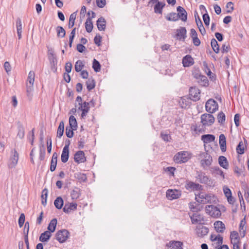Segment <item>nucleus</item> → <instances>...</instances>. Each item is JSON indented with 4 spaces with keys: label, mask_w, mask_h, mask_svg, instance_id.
Here are the masks:
<instances>
[{
    "label": "nucleus",
    "mask_w": 249,
    "mask_h": 249,
    "mask_svg": "<svg viewBox=\"0 0 249 249\" xmlns=\"http://www.w3.org/2000/svg\"><path fill=\"white\" fill-rule=\"evenodd\" d=\"M186 33L187 31L185 27H180L179 29L177 30L176 36L179 40L184 41L187 37Z\"/></svg>",
    "instance_id": "14"
},
{
    "label": "nucleus",
    "mask_w": 249,
    "mask_h": 249,
    "mask_svg": "<svg viewBox=\"0 0 249 249\" xmlns=\"http://www.w3.org/2000/svg\"><path fill=\"white\" fill-rule=\"evenodd\" d=\"M69 150L63 149L62 153L61 155V160L62 162L66 163L68 161L69 158Z\"/></svg>",
    "instance_id": "37"
},
{
    "label": "nucleus",
    "mask_w": 249,
    "mask_h": 249,
    "mask_svg": "<svg viewBox=\"0 0 249 249\" xmlns=\"http://www.w3.org/2000/svg\"><path fill=\"white\" fill-rule=\"evenodd\" d=\"M56 31L57 37L63 38L65 36L66 31L62 26H58L56 28Z\"/></svg>",
    "instance_id": "41"
},
{
    "label": "nucleus",
    "mask_w": 249,
    "mask_h": 249,
    "mask_svg": "<svg viewBox=\"0 0 249 249\" xmlns=\"http://www.w3.org/2000/svg\"><path fill=\"white\" fill-rule=\"evenodd\" d=\"M84 67L82 61L80 60H78L75 64V70L76 72H78L82 71V69Z\"/></svg>",
    "instance_id": "50"
},
{
    "label": "nucleus",
    "mask_w": 249,
    "mask_h": 249,
    "mask_svg": "<svg viewBox=\"0 0 249 249\" xmlns=\"http://www.w3.org/2000/svg\"><path fill=\"white\" fill-rule=\"evenodd\" d=\"M87 88L88 91H90L95 87V81L92 78H89L86 82Z\"/></svg>",
    "instance_id": "35"
},
{
    "label": "nucleus",
    "mask_w": 249,
    "mask_h": 249,
    "mask_svg": "<svg viewBox=\"0 0 249 249\" xmlns=\"http://www.w3.org/2000/svg\"><path fill=\"white\" fill-rule=\"evenodd\" d=\"M195 204H196V202H191L189 203V207L190 210L193 212H197L200 211V209L198 208L199 205L197 204L195 206Z\"/></svg>",
    "instance_id": "51"
},
{
    "label": "nucleus",
    "mask_w": 249,
    "mask_h": 249,
    "mask_svg": "<svg viewBox=\"0 0 249 249\" xmlns=\"http://www.w3.org/2000/svg\"><path fill=\"white\" fill-rule=\"evenodd\" d=\"M64 131V123L61 121L57 130V137L60 138L63 135Z\"/></svg>",
    "instance_id": "36"
},
{
    "label": "nucleus",
    "mask_w": 249,
    "mask_h": 249,
    "mask_svg": "<svg viewBox=\"0 0 249 249\" xmlns=\"http://www.w3.org/2000/svg\"><path fill=\"white\" fill-rule=\"evenodd\" d=\"M182 63L183 67H187L193 65L194 64V61L191 55H186L183 57Z\"/></svg>",
    "instance_id": "19"
},
{
    "label": "nucleus",
    "mask_w": 249,
    "mask_h": 249,
    "mask_svg": "<svg viewBox=\"0 0 249 249\" xmlns=\"http://www.w3.org/2000/svg\"><path fill=\"white\" fill-rule=\"evenodd\" d=\"M214 229L217 232L223 233L226 228L225 224L220 221H217L214 223Z\"/></svg>",
    "instance_id": "23"
},
{
    "label": "nucleus",
    "mask_w": 249,
    "mask_h": 249,
    "mask_svg": "<svg viewBox=\"0 0 249 249\" xmlns=\"http://www.w3.org/2000/svg\"><path fill=\"white\" fill-rule=\"evenodd\" d=\"M45 147L44 144H42V148L40 146L39 149V159L40 160H43L45 159Z\"/></svg>",
    "instance_id": "54"
},
{
    "label": "nucleus",
    "mask_w": 249,
    "mask_h": 249,
    "mask_svg": "<svg viewBox=\"0 0 249 249\" xmlns=\"http://www.w3.org/2000/svg\"><path fill=\"white\" fill-rule=\"evenodd\" d=\"M200 90L196 87H191L189 89V95L194 101H197L200 99Z\"/></svg>",
    "instance_id": "12"
},
{
    "label": "nucleus",
    "mask_w": 249,
    "mask_h": 249,
    "mask_svg": "<svg viewBox=\"0 0 249 249\" xmlns=\"http://www.w3.org/2000/svg\"><path fill=\"white\" fill-rule=\"evenodd\" d=\"M76 13L74 12L72 13L70 17L69 23L68 25L69 28H71L74 25L75 20L76 18Z\"/></svg>",
    "instance_id": "47"
},
{
    "label": "nucleus",
    "mask_w": 249,
    "mask_h": 249,
    "mask_svg": "<svg viewBox=\"0 0 249 249\" xmlns=\"http://www.w3.org/2000/svg\"><path fill=\"white\" fill-rule=\"evenodd\" d=\"M201 158H203L200 161L201 167L203 168L209 167L212 163L213 159L212 156L207 152H202L200 154Z\"/></svg>",
    "instance_id": "7"
},
{
    "label": "nucleus",
    "mask_w": 249,
    "mask_h": 249,
    "mask_svg": "<svg viewBox=\"0 0 249 249\" xmlns=\"http://www.w3.org/2000/svg\"><path fill=\"white\" fill-rule=\"evenodd\" d=\"M57 223V219L55 218H53L49 224L47 228L48 231H49L51 233L53 232L56 229Z\"/></svg>",
    "instance_id": "30"
},
{
    "label": "nucleus",
    "mask_w": 249,
    "mask_h": 249,
    "mask_svg": "<svg viewBox=\"0 0 249 249\" xmlns=\"http://www.w3.org/2000/svg\"><path fill=\"white\" fill-rule=\"evenodd\" d=\"M236 152L239 155H242L245 153V147L243 146V142L240 141L236 148Z\"/></svg>",
    "instance_id": "45"
},
{
    "label": "nucleus",
    "mask_w": 249,
    "mask_h": 249,
    "mask_svg": "<svg viewBox=\"0 0 249 249\" xmlns=\"http://www.w3.org/2000/svg\"><path fill=\"white\" fill-rule=\"evenodd\" d=\"M204 22L206 26H209L210 24V18L208 13H205L202 16Z\"/></svg>",
    "instance_id": "60"
},
{
    "label": "nucleus",
    "mask_w": 249,
    "mask_h": 249,
    "mask_svg": "<svg viewBox=\"0 0 249 249\" xmlns=\"http://www.w3.org/2000/svg\"><path fill=\"white\" fill-rule=\"evenodd\" d=\"M101 39L102 36L99 34L96 35L94 38V43L98 46H100L101 45Z\"/></svg>",
    "instance_id": "59"
},
{
    "label": "nucleus",
    "mask_w": 249,
    "mask_h": 249,
    "mask_svg": "<svg viewBox=\"0 0 249 249\" xmlns=\"http://www.w3.org/2000/svg\"><path fill=\"white\" fill-rule=\"evenodd\" d=\"M165 6V2H158L154 5V12L156 14H161L162 13V9Z\"/></svg>",
    "instance_id": "27"
},
{
    "label": "nucleus",
    "mask_w": 249,
    "mask_h": 249,
    "mask_svg": "<svg viewBox=\"0 0 249 249\" xmlns=\"http://www.w3.org/2000/svg\"><path fill=\"white\" fill-rule=\"evenodd\" d=\"M74 177L77 179L80 182H85L87 179L86 174L80 172L75 173Z\"/></svg>",
    "instance_id": "39"
},
{
    "label": "nucleus",
    "mask_w": 249,
    "mask_h": 249,
    "mask_svg": "<svg viewBox=\"0 0 249 249\" xmlns=\"http://www.w3.org/2000/svg\"><path fill=\"white\" fill-rule=\"evenodd\" d=\"M18 160V153L14 149V151L12 152V154L10 159V162L8 163V167L9 168H14L17 164Z\"/></svg>",
    "instance_id": "11"
},
{
    "label": "nucleus",
    "mask_w": 249,
    "mask_h": 249,
    "mask_svg": "<svg viewBox=\"0 0 249 249\" xmlns=\"http://www.w3.org/2000/svg\"><path fill=\"white\" fill-rule=\"evenodd\" d=\"M47 196L48 190L46 188H45L42 190L41 195V203L44 206H45L46 205Z\"/></svg>",
    "instance_id": "43"
},
{
    "label": "nucleus",
    "mask_w": 249,
    "mask_h": 249,
    "mask_svg": "<svg viewBox=\"0 0 249 249\" xmlns=\"http://www.w3.org/2000/svg\"><path fill=\"white\" fill-rule=\"evenodd\" d=\"M81 195V190L79 188L75 187L71 193V196L72 199H78Z\"/></svg>",
    "instance_id": "34"
},
{
    "label": "nucleus",
    "mask_w": 249,
    "mask_h": 249,
    "mask_svg": "<svg viewBox=\"0 0 249 249\" xmlns=\"http://www.w3.org/2000/svg\"><path fill=\"white\" fill-rule=\"evenodd\" d=\"M74 160L78 163L84 162L86 160V159L84 151H77L74 155Z\"/></svg>",
    "instance_id": "17"
},
{
    "label": "nucleus",
    "mask_w": 249,
    "mask_h": 249,
    "mask_svg": "<svg viewBox=\"0 0 249 249\" xmlns=\"http://www.w3.org/2000/svg\"><path fill=\"white\" fill-rule=\"evenodd\" d=\"M211 44L213 51L216 53H218L219 52V46L216 40L213 38L211 41Z\"/></svg>",
    "instance_id": "40"
},
{
    "label": "nucleus",
    "mask_w": 249,
    "mask_h": 249,
    "mask_svg": "<svg viewBox=\"0 0 249 249\" xmlns=\"http://www.w3.org/2000/svg\"><path fill=\"white\" fill-rule=\"evenodd\" d=\"M177 11L178 18H180L182 21H186L187 19V13L185 9L179 6L177 7Z\"/></svg>",
    "instance_id": "16"
},
{
    "label": "nucleus",
    "mask_w": 249,
    "mask_h": 249,
    "mask_svg": "<svg viewBox=\"0 0 249 249\" xmlns=\"http://www.w3.org/2000/svg\"><path fill=\"white\" fill-rule=\"evenodd\" d=\"M205 108L208 113H213L218 109V105L214 99H210L206 103Z\"/></svg>",
    "instance_id": "5"
},
{
    "label": "nucleus",
    "mask_w": 249,
    "mask_h": 249,
    "mask_svg": "<svg viewBox=\"0 0 249 249\" xmlns=\"http://www.w3.org/2000/svg\"><path fill=\"white\" fill-rule=\"evenodd\" d=\"M25 222V215L24 213H22L20 214L19 217L18 218V225L20 228H21Z\"/></svg>",
    "instance_id": "61"
},
{
    "label": "nucleus",
    "mask_w": 249,
    "mask_h": 249,
    "mask_svg": "<svg viewBox=\"0 0 249 249\" xmlns=\"http://www.w3.org/2000/svg\"><path fill=\"white\" fill-rule=\"evenodd\" d=\"M69 126L71 127H73L74 129H76L77 128V123L76 118L73 115H71L69 118Z\"/></svg>",
    "instance_id": "42"
},
{
    "label": "nucleus",
    "mask_w": 249,
    "mask_h": 249,
    "mask_svg": "<svg viewBox=\"0 0 249 249\" xmlns=\"http://www.w3.org/2000/svg\"><path fill=\"white\" fill-rule=\"evenodd\" d=\"M223 237L221 236L220 234H218L216 236H215V238H213V235L212 234L211 235V240L212 241H217V244L218 246H221L223 243Z\"/></svg>",
    "instance_id": "48"
},
{
    "label": "nucleus",
    "mask_w": 249,
    "mask_h": 249,
    "mask_svg": "<svg viewBox=\"0 0 249 249\" xmlns=\"http://www.w3.org/2000/svg\"><path fill=\"white\" fill-rule=\"evenodd\" d=\"M4 68L6 72L7 73V74H9V72L11 71V67L10 65V64L9 62L6 61L4 63Z\"/></svg>",
    "instance_id": "64"
},
{
    "label": "nucleus",
    "mask_w": 249,
    "mask_h": 249,
    "mask_svg": "<svg viewBox=\"0 0 249 249\" xmlns=\"http://www.w3.org/2000/svg\"><path fill=\"white\" fill-rule=\"evenodd\" d=\"M225 119L226 116L225 114L222 111L219 112L217 115L218 122L221 124H223L225 122Z\"/></svg>",
    "instance_id": "52"
},
{
    "label": "nucleus",
    "mask_w": 249,
    "mask_h": 249,
    "mask_svg": "<svg viewBox=\"0 0 249 249\" xmlns=\"http://www.w3.org/2000/svg\"><path fill=\"white\" fill-rule=\"evenodd\" d=\"M212 169L214 170V172L218 175H220L221 177H222V178L224 179L225 178V175L224 172L222 171L221 169H220V168L218 166H215Z\"/></svg>",
    "instance_id": "57"
},
{
    "label": "nucleus",
    "mask_w": 249,
    "mask_h": 249,
    "mask_svg": "<svg viewBox=\"0 0 249 249\" xmlns=\"http://www.w3.org/2000/svg\"><path fill=\"white\" fill-rule=\"evenodd\" d=\"M219 145L222 152L226 151V138L224 134H221L219 136Z\"/></svg>",
    "instance_id": "22"
},
{
    "label": "nucleus",
    "mask_w": 249,
    "mask_h": 249,
    "mask_svg": "<svg viewBox=\"0 0 249 249\" xmlns=\"http://www.w3.org/2000/svg\"><path fill=\"white\" fill-rule=\"evenodd\" d=\"M183 243L181 241L172 240L166 244V247L171 249H183Z\"/></svg>",
    "instance_id": "15"
},
{
    "label": "nucleus",
    "mask_w": 249,
    "mask_h": 249,
    "mask_svg": "<svg viewBox=\"0 0 249 249\" xmlns=\"http://www.w3.org/2000/svg\"><path fill=\"white\" fill-rule=\"evenodd\" d=\"M200 183L205 184L209 187H213L214 186L213 180L206 175H203L202 178Z\"/></svg>",
    "instance_id": "24"
},
{
    "label": "nucleus",
    "mask_w": 249,
    "mask_h": 249,
    "mask_svg": "<svg viewBox=\"0 0 249 249\" xmlns=\"http://www.w3.org/2000/svg\"><path fill=\"white\" fill-rule=\"evenodd\" d=\"M85 24L86 31L88 33H90L92 30L93 25L92 20H91L90 17L87 18Z\"/></svg>",
    "instance_id": "33"
},
{
    "label": "nucleus",
    "mask_w": 249,
    "mask_h": 249,
    "mask_svg": "<svg viewBox=\"0 0 249 249\" xmlns=\"http://www.w3.org/2000/svg\"><path fill=\"white\" fill-rule=\"evenodd\" d=\"M35 73L33 71H30L28 74L27 81V95L30 100L32 99V92L33 91V85L35 81Z\"/></svg>",
    "instance_id": "2"
},
{
    "label": "nucleus",
    "mask_w": 249,
    "mask_h": 249,
    "mask_svg": "<svg viewBox=\"0 0 249 249\" xmlns=\"http://www.w3.org/2000/svg\"><path fill=\"white\" fill-rule=\"evenodd\" d=\"M52 138L50 136H47V151L49 153H51L52 151Z\"/></svg>",
    "instance_id": "58"
},
{
    "label": "nucleus",
    "mask_w": 249,
    "mask_h": 249,
    "mask_svg": "<svg viewBox=\"0 0 249 249\" xmlns=\"http://www.w3.org/2000/svg\"><path fill=\"white\" fill-rule=\"evenodd\" d=\"M223 191L226 197L231 196L232 195L231 190L226 186H224Z\"/></svg>",
    "instance_id": "63"
},
{
    "label": "nucleus",
    "mask_w": 249,
    "mask_h": 249,
    "mask_svg": "<svg viewBox=\"0 0 249 249\" xmlns=\"http://www.w3.org/2000/svg\"><path fill=\"white\" fill-rule=\"evenodd\" d=\"M192 75L196 79H198L202 75L201 74L199 70H194L192 71Z\"/></svg>",
    "instance_id": "62"
},
{
    "label": "nucleus",
    "mask_w": 249,
    "mask_h": 249,
    "mask_svg": "<svg viewBox=\"0 0 249 249\" xmlns=\"http://www.w3.org/2000/svg\"><path fill=\"white\" fill-rule=\"evenodd\" d=\"M215 139V136L212 134H205L201 136V140L204 143L213 142Z\"/></svg>",
    "instance_id": "28"
},
{
    "label": "nucleus",
    "mask_w": 249,
    "mask_h": 249,
    "mask_svg": "<svg viewBox=\"0 0 249 249\" xmlns=\"http://www.w3.org/2000/svg\"><path fill=\"white\" fill-rule=\"evenodd\" d=\"M64 205V200L61 196H58L56 198L54 201V205L57 209L62 208Z\"/></svg>",
    "instance_id": "32"
},
{
    "label": "nucleus",
    "mask_w": 249,
    "mask_h": 249,
    "mask_svg": "<svg viewBox=\"0 0 249 249\" xmlns=\"http://www.w3.org/2000/svg\"><path fill=\"white\" fill-rule=\"evenodd\" d=\"M190 218L192 223L193 224H198L199 225V223L204 220L203 216L201 214L196 213H194L190 216Z\"/></svg>",
    "instance_id": "20"
},
{
    "label": "nucleus",
    "mask_w": 249,
    "mask_h": 249,
    "mask_svg": "<svg viewBox=\"0 0 249 249\" xmlns=\"http://www.w3.org/2000/svg\"><path fill=\"white\" fill-rule=\"evenodd\" d=\"M212 114L204 113L201 116V123L203 125L211 126L214 123L215 118Z\"/></svg>",
    "instance_id": "4"
},
{
    "label": "nucleus",
    "mask_w": 249,
    "mask_h": 249,
    "mask_svg": "<svg viewBox=\"0 0 249 249\" xmlns=\"http://www.w3.org/2000/svg\"><path fill=\"white\" fill-rule=\"evenodd\" d=\"M191 158V154L188 151H180L175 155L174 161L177 163L180 164L186 162Z\"/></svg>",
    "instance_id": "3"
},
{
    "label": "nucleus",
    "mask_w": 249,
    "mask_h": 249,
    "mask_svg": "<svg viewBox=\"0 0 249 249\" xmlns=\"http://www.w3.org/2000/svg\"><path fill=\"white\" fill-rule=\"evenodd\" d=\"M196 234L199 237L202 238L206 235L209 232V228L205 227L201 223H199L195 229Z\"/></svg>",
    "instance_id": "10"
},
{
    "label": "nucleus",
    "mask_w": 249,
    "mask_h": 249,
    "mask_svg": "<svg viewBox=\"0 0 249 249\" xmlns=\"http://www.w3.org/2000/svg\"><path fill=\"white\" fill-rule=\"evenodd\" d=\"M18 133L17 134V136L20 139H22L24 137L25 131L23 125L20 124L18 125Z\"/></svg>",
    "instance_id": "44"
},
{
    "label": "nucleus",
    "mask_w": 249,
    "mask_h": 249,
    "mask_svg": "<svg viewBox=\"0 0 249 249\" xmlns=\"http://www.w3.org/2000/svg\"><path fill=\"white\" fill-rule=\"evenodd\" d=\"M77 204L76 203H65L64 207L63 208V211L64 213H68L71 211L75 210L77 209Z\"/></svg>",
    "instance_id": "18"
},
{
    "label": "nucleus",
    "mask_w": 249,
    "mask_h": 249,
    "mask_svg": "<svg viewBox=\"0 0 249 249\" xmlns=\"http://www.w3.org/2000/svg\"><path fill=\"white\" fill-rule=\"evenodd\" d=\"M165 18L168 21H176L178 20V18L177 14L175 12H171L168 14L166 17Z\"/></svg>",
    "instance_id": "38"
},
{
    "label": "nucleus",
    "mask_w": 249,
    "mask_h": 249,
    "mask_svg": "<svg viewBox=\"0 0 249 249\" xmlns=\"http://www.w3.org/2000/svg\"><path fill=\"white\" fill-rule=\"evenodd\" d=\"M218 163L221 167L225 169H227L229 168V162L225 156H220L219 157Z\"/></svg>",
    "instance_id": "26"
},
{
    "label": "nucleus",
    "mask_w": 249,
    "mask_h": 249,
    "mask_svg": "<svg viewBox=\"0 0 249 249\" xmlns=\"http://www.w3.org/2000/svg\"><path fill=\"white\" fill-rule=\"evenodd\" d=\"M90 109L89 107V103L87 102H84L82 105H80L78 108V110H86L87 111H89Z\"/></svg>",
    "instance_id": "53"
},
{
    "label": "nucleus",
    "mask_w": 249,
    "mask_h": 249,
    "mask_svg": "<svg viewBox=\"0 0 249 249\" xmlns=\"http://www.w3.org/2000/svg\"><path fill=\"white\" fill-rule=\"evenodd\" d=\"M205 210L207 213L213 217H218L221 214L220 210L212 205L206 206Z\"/></svg>",
    "instance_id": "8"
},
{
    "label": "nucleus",
    "mask_w": 249,
    "mask_h": 249,
    "mask_svg": "<svg viewBox=\"0 0 249 249\" xmlns=\"http://www.w3.org/2000/svg\"><path fill=\"white\" fill-rule=\"evenodd\" d=\"M160 135L162 139L166 142H170L172 140L171 137L169 134L164 133L163 132H161Z\"/></svg>",
    "instance_id": "56"
},
{
    "label": "nucleus",
    "mask_w": 249,
    "mask_h": 249,
    "mask_svg": "<svg viewBox=\"0 0 249 249\" xmlns=\"http://www.w3.org/2000/svg\"><path fill=\"white\" fill-rule=\"evenodd\" d=\"M180 196V191L177 190L169 189L166 192L167 197L171 200L178 198Z\"/></svg>",
    "instance_id": "13"
},
{
    "label": "nucleus",
    "mask_w": 249,
    "mask_h": 249,
    "mask_svg": "<svg viewBox=\"0 0 249 249\" xmlns=\"http://www.w3.org/2000/svg\"><path fill=\"white\" fill-rule=\"evenodd\" d=\"M69 236V231L67 230L63 229L57 231L55 234V238L60 243H63L66 241Z\"/></svg>",
    "instance_id": "6"
},
{
    "label": "nucleus",
    "mask_w": 249,
    "mask_h": 249,
    "mask_svg": "<svg viewBox=\"0 0 249 249\" xmlns=\"http://www.w3.org/2000/svg\"><path fill=\"white\" fill-rule=\"evenodd\" d=\"M197 82L202 87H207L209 85V81L207 77L202 75L198 79Z\"/></svg>",
    "instance_id": "31"
},
{
    "label": "nucleus",
    "mask_w": 249,
    "mask_h": 249,
    "mask_svg": "<svg viewBox=\"0 0 249 249\" xmlns=\"http://www.w3.org/2000/svg\"><path fill=\"white\" fill-rule=\"evenodd\" d=\"M185 188L189 191H200L203 189L202 185L189 180L186 181Z\"/></svg>",
    "instance_id": "9"
},
{
    "label": "nucleus",
    "mask_w": 249,
    "mask_h": 249,
    "mask_svg": "<svg viewBox=\"0 0 249 249\" xmlns=\"http://www.w3.org/2000/svg\"><path fill=\"white\" fill-rule=\"evenodd\" d=\"M96 25L98 30L104 31L106 27V20L103 17L99 18L96 21Z\"/></svg>",
    "instance_id": "21"
},
{
    "label": "nucleus",
    "mask_w": 249,
    "mask_h": 249,
    "mask_svg": "<svg viewBox=\"0 0 249 249\" xmlns=\"http://www.w3.org/2000/svg\"><path fill=\"white\" fill-rule=\"evenodd\" d=\"M76 28H74L70 34L69 36V46L70 47H72V44L75 35Z\"/></svg>",
    "instance_id": "55"
},
{
    "label": "nucleus",
    "mask_w": 249,
    "mask_h": 249,
    "mask_svg": "<svg viewBox=\"0 0 249 249\" xmlns=\"http://www.w3.org/2000/svg\"><path fill=\"white\" fill-rule=\"evenodd\" d=\"M74 128L67 126L66 127V135L69 138H71L73 137L74 132L73 131L75 130Z\"/></svg>",
    "instance_id": "46"
},
{
    "label": "nucleus",
    "mask_w": 249,
    "mask_h": 249,
    "mask_svg": "<svg viewBox=\"0 0 249 249\" xmlns=\"http://www.w3.org/2000/svg\"><path fill=\"white\" fill-rule=\"evenodd\" d=\"M57 154L56 152H54L53 154L51 161L50 170L51 172L54 171L56 169L57 161Z\"/></svg>",
    "instance_id": "25"
},
{
    "label": "nucleus",
    "mask_w": 249,
    "mask_h": 249,
    "mask_svg": "<svg viewBox=\"0 0 249 249\" xmlns=\"http://www.w3.org/2000/svg\"><path fill=\"white\" fill-rule=\"evenodd\" d=\"M51 236V233L49 231H46L40 234L39 240L42 242H47L50 239Z\"/></svg>",
    "instance_id": "29"
},
{
    "label": "nucleus",
    "mask_w": 249,
    "mask_h": 249,
    "mask_svg": "<svg viewBox=\"0 0 249 249\" xmlns=\"http://www.w3.org/2000/svg\"><path fill=\"white\" fill-rule=\"evenodd\" d=\"M101 65L96 59H94L92 63V68L94 71L97 72L100 71Z\"/></svg>",
    "instance_id": "49"
},
{
    "label": "nucleus",
    "mask_w": 249,
    "mask_h": 249,
    "mask_svg": "<svg viewBox=\"0 0 249 249\" xmlns=\"http://www.w3.org/2000/svg\"><path fill=\"white\" fill-rule=\"evenodd\" d=\"M216 197L213 194H200L196 195L195 200L199 203L206 204L215 203Z\"/></svg>",
    "instance_id": "1"
}]
</instances>
